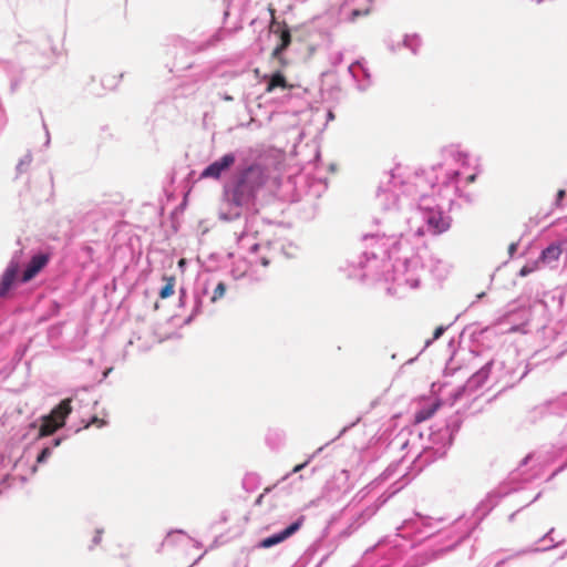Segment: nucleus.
I'll return each instance as SVG.
<instances>
[{
    "instance_id": "43",
    "label": "nucleus",
    "mask_w": 567,
    "mask_h": 567,
    "mask_svg": "<svg viewBox=\"0 0 567 567\" xmlns=\"http://www.w3.org/2000/svg\"><path fill=\"white\" fill-rule=\"evenodd\" d=\"M559 303L563 305V303H567V289L564 290L560 296H559Z\"/></svg>"
},
{
    "instance_id": "62",
    "label": "nucleus",
    "mask_w": 567,
    "mask_h": 567,
    "mask_svg": "<svg viewBox=\"0 0 567 567\" xmlns=\"http://www.w3.org/2000/svg\"><path fill=\"white\" fill-rule=\"evenodd\" d=\"M515 516V513L511 514L509 519H513Z\"/></svg>"
},
{
    "instance_id": "36",
    "label": "nucleus",
    "mask_w": 567,
    "mask_h": 567,
    "mask_svg": "<svg viewBox=\"0 0 567 567\" xmlns=\"http://www.w3.org/2000/svg\"><path fill=\"white\" fill-rule=\"evenodd\" d=\"M104 533L103 528H96L95 534L92 538V544L89 546V549L92 550L95 546L100 545L102 542V535Z\"/></svg>"
},
{
    "instance_id": "22",
    "label": "nucleus",
    "mask_w": 567,
    "mask_h": 567,
    "mask_svg": "<svg viewBox=\"0 0 567 567\" xmlns=\"http://www.w3.org/2000/svg\"><path fill=\"white\" fill-rule=\"evenodd\" d=\"M265 442L269 449L277 451L285 445L286 433L278 427L269 429L266 433Z\"/></svg>"
},
{
    "instance_id": "53",
    "label": "nucleus",
    "mask_w": 567,
    "mask_h": 567,
    "mask_svg": "<svg viewBox=\"0 0 567 567\" xmlns=\"http://www.w3.org/2000/svg\"><path fill=\"white\" fill-rule=\"evenodd\" d=\"M540 495H542V492H538V493L533 497V499L529 502V504H530V503H534L535 501H537V499L540 497Z\"/></svg>"
},
{
    "instance_id": "23",
    "label": "nucleus",
    "mask_w": 567,
    "mask_h": 567,
    "mask_svg": "<svg viewBox=\"0 0 567 567\" xmlns=\"http://www.w3.org/2000/svg\"><path fill=\"white\" fill-rule=\"evenodd\" d=\"M39 52L40 55L47 60V62H50L59 54L58 48L52 44L51 38L45 34L41 35L40 38Z\"/></svg>"
},
{
    "instance_id": "39",
    "label": "nucleus",
    "mask_w": 567,
    "mask_h": 567,
    "mask_svg": "<svg viewBox=\"0 0 567 567\" xmlns=\"http://www.w3.org/2000/svg\"><path fill=\"white\" fill-rule=\"evenodd\" d=\"M534 270H535V267H534V266L525 265V266L519 270V276L525 277V276L529 275L530 272H533Z\"/></svg>"
},
{
    "instance_id": "41",
    "label": "nucleus",
    "mask_w": 567,
    "mask_h": 567,
    "mask_svg": "<svg viewBox=\"0 0 567 567\" xmlns=\"http://www.w3.org/2000/svg\"><path fill=\"white\" fill-rule=\"evenodd\" d=\"M566 192L564 189H559L556 195L555 205L560 206L561 200L564 199Z\"/></svg>"
},
{
    "instance_id": "48",
    "label": "nucleus",
    "mask_w": 567,
    "mask_h": 567,
    "mask_svg": "<svg viewBox=\"0 0 567 567\" xmlns=\"http://www.w3.org/2000/svg\"><path fill=\"white\" fill-rule=\"evenodd\" d=\"M228 519H229L228 513L227 512H221V514H220V522L221 523H227Z\"/></svg>"
},
{
    "instance_id": "25",
    "label": "nucleus",
    "mask_w": 567,
    "mask_h": 567,
    "mask_svg": "<svg viewBox=\"0 0 567 567\" xmlns=\"http://www.w3.org/2000/svg\"><path fill=\"white\" fill-rule=\"evenodd\" d=\"M511 316H508L504 321L499 322L496 327L499 328V331L502 333H514V332H523L526 333V322H523L520 324L512 323Z\"/></svg>"
},
{
    "instance_id": "35",
    "label": "nucleus",
    "mask_w": 567,
    "mask_h": 567,
    "mask_svg": "<svg viewBox=\"0 0 567 567\" xmlns=\"http://www.w3.org/2000/svg\"><path fill=\"white\" fill-rule=\"evenodd\" d=\"M446 329H447V327H445V326H439V327L434 330L433 338H432V339H427V340L425 341V344H424L423 350H424L425 348H427V347H429L433 341H435V340L440 339V338L443 336V333L446 331Z\"/></svg>"
},
{
    "instance_id": "59",
    "label": "nucleus",
    "mask_w": 567,
    "mask_h": 567,
    "mask_svg": "<svg viewBox=\"0 0 567 567\" xmlns=\"http://www.w3.org/2000/svg\"><path fill=\"white\" fill-rule=\"evenodd\" d=\"M109 372H110V370H106V371L104 372L103 378H106V377H107V374H109Z\"/></svg>"
},
{
    "instance_id": "20",
    "label": "nucleus",
    "mask_w": 567,
    "mask_h": 567,
    "mask_svg": "<svg viewBox=\"0 0 567 567\" xmlns=\"http://www.w3.org/2000/svg\"><path fill=\"white\" fill-rule=\"evenodd\" d=\"M565 248H567L566 240H557L549 244L545 249L542 250L540 256L535 264L540 262L551 268L556 267V262L558 261Z\"/></svg>"
},
{
    "instance_id": "42",
    "label": "nucleus",
    "mask_w": 567,
    "mask_h": 567,
    "mask_svg": "<svg viewBox=\"0 0 567 567\" xmlns=\"http://www.w3.org/2000/svg\"><path fill=\"white\" fill-rule=\"evenodd\" d=\"M377 567H401V566H398L396 564H389L384 559H381L378 563Z\"/></svg>"
},
{
    "instance_id": "58",
    "label": "nucleus",
    "mask_w": 567,
    "mask_h": 567,
    "mask_svg": "<svg viewBox=\"0 0 567 567\" xmlns=\"http://www.w3.org/2000/svg\"><path fill=\"white\" fill-rule=\"evenodd\" d=\"M503 563H504L503 560L498 561V563L495 565V567H501V566L503 565Z\"/></svg>"
},
{
    "instance_id": "10",
    "label": "nucleus",
    "mask_w": 567,
    "mask_h": 567,
    "mask_svg": "<svg viewBox=\"0 0 567 567\" xmlns=\"http://www.w3.org/2000/svg\"><path fill=\"white\" fill-rule=\"evenodd\" d=\"M405 485H408V481L401 483L400 481L394 482L391 485V492L388 494V496L384 499L375 501L369 505H367L364 508H361L352 514L350 518V523L348 526L349 533H353L358 528H360L362 525H364L368 520H370L379 511V508L393 495H395L398 492H400Z\"/></svg>"
},
{
    "instance_id": "27",
    "label": "nucleus",
    "mask_w": 567,
    "mask_h": 567,
    "mask_svg": "<svg viewBox=\"0 0 567 567\" xmlns=\"http://www.w3.org/2000/svg\"><path fill=\"white\" fill-rule=\"evenodd\" d=\"M260 485V477L256 473H247L241 482L243 488L248 492H255Z\"/></svg>"
},
{
    "instance_id": "56",
    "label": "nucleus",
    "mask_w": 567,
    "mask_h": 567,
    "mask_svg": "<svg viewBox=\"0 0 567 567\" xmlns=\"http://www.w3.org/2000/svg\"><path fill=\"white\" fill-rule=\"evenodd\" d=\"M553 546H554V545H545V546H543V547H542V549H543V550H546V549H548V548H550V547H553Z\"/></svg>"
},
{
    "instance_id": "18",
    "label": "nucleus",
    "mask_w": 567,
    "mask_h": 567,
    "mask_svg": "<svg viewBox=\"0 0 567 567\" xmlns=\"http://www.w3.org/2000/svg\"><path fill=\"white\" fill-rule=\"evenodd\" d=\"M219 40H220L219 33L216 32L213 35H210V38L208 39L207 42H205L200 45H195L194 43L189 42L188 40H186L179 35H174V37L169 38L168 47L172 49L182 50L184 52H195L198 50H204L206 48L213 47L217 42H219Z\"/></svg>"
},
{
    "instance_id": "15",
    "label": "nucleus",
    "mask_w": 567,
    "mask_h": 567,
    "mask_svg": "<svg viewBox=\"0 0 567 567\" xmlns=\"http://www.w3.org/2000/svg\"><path fill=\"white\" fill-rule=\"evenodd\" d=\"M371 3L372 0H339V19L354 22L358 18L370 13Z\"/></svg>"
},
{
    "instance_id": "19",
    "label": "nucleus",
    "mask_w": 567,
    "mask_h": 567,
    "mask_svg": "<svg viewBox=\"0 0 567 567\" xmlns=\"http://www.w3.org/2000/svg\"><path fill=\"white\" fill-rule=\"evenodd\" d=\"M348 72L359 91L370 87L372 81L368 68L361 61H354L348 66Z\"/></svg>"
},
{
    "instance_id": "57",
    "label": "nucleus",
    "mask_w": 567,
    "mask_h": 567,
    "mask_svg": "<svg viewBox=\"0 0 567 567\" xmlns=\"http://www.w3.org/2000/svg\"><path fill=\"white\" fill-rule=\"evenodd\" d=\"M39 66H45L47 62H35Z\"/></svg>"
},
{
    "instance_id": "6",
    "label": "nucleus",
    "mask_w": 567,
    "mask_h": 567,
    "mask_svg": "<svg viewBox=\"0 0 567 567\" xmlns=\"http://www.w3.org/2000/svg\"><path fill=\"white\" fill-rule=\"evenodd\" d=\"M96 403L97 401L87 389L75 391L71 398L61 401L50 414L42 417L39 436H48L54 433L65 424V419L74 412L84 416Z\"/></svg>"
},
{
    "instance_id": "37",
    "label": "nucleus",
    "mask_w": 567,
    "mask_h": 567,
    "mask_svg": "<svg viewBox=\"0 0 567 567\" xmlns=\"http://www.w3.org/2000/svg\"><path fill=\"white\" fill-rule=\"evenodd\" d=\"M343 62V52L338 51L330 55V63L333 66H338Z\"/></svg>"
},
{
    "instance_id": "49",
    "label": "nucleus",
    "mask_w": 567,
    "mask_h": 567,
    "mask_svg": "<svg viewBox=\"0 0 567 567\" xmlns=\"http://www.w3.org/2000/svg\"><path fill=\"white\" fill-rule=\"evenodd\" d=\"M233 1L234 0H225L226 4H227V9L225 11V16H228L230 13V8L233 6Z\"/></svg>"
},
{
    "instance_id": "54",
    "label": "nucleus",
    "mask_w": 567,
    "mask_h": 567,
    "mask_svg": "<svg viewBox=\"0 0 567 567\" xmlns=\"http://www.w3.org/2000/svg\"><path fill=\"white\" fill-rule=\"evenodd\" d=\"M173 68H175L176 70H181V69H184L183 65H181L179 63L175 62Z\"/></svg>"
},
{
    "instance_id": "44",
    "label": "nucleus",
    "mask_w": 567,
    "mask_h": 567,
    "mask_svg": "<svg viewBox=\"0 0 567 567\" xmlns=\"http://www.w3.org/2000/svg\"><path fill=\"white\" fill-rule=\"evenodd\" d=\"M210 75V71L208 69H204L200 71V80H207Z\"/></svg>"
},
{
    "instance_id": "34",
    "label": "nucleus",
    "mask_w": 567,
    "mask_h": 567,
    "mask_svg": "<svg viewBox=\"0 0 567 567\" xmlns=\"http://www.w3.org/2000/svg\"><path fill=\"white\" fill-rule=\"evenodd\" d=\"M328 444H329V443H327V444H326V446H327ZM323 449H324V445H323V446H320L316 452H313V453L309 456V458H308L306 462H303V463H301V464L296 465V466L292 468V471H291V473H290V474L298 473V472H300L302 468H305V467L308 465V463H309L312 458H315L319 453H321V452H322V450H323Z\"/></svg>"
},
{
    "instance_id": "50",
    "label": "nucleus",
    "mask_w": 567,
    "mask_h": 567,
    "mask_svg": "<svg viewBox=\"0 0 567 567\" xmlns=\"http://www.w3.org/2000/svg\"><path fill=\"white\" fill-rule=\"evenodd\" d=\"M554 533V528H551L548 534L546 536H544V538L542 539L543 542L545 540H549L550 543L553 542V538L550 537V535Z\"/></svg>"
},
{
    "instance_id": "16",
    "label": "nucleus",
    "mask_w": 567,
    "mask_h": 567,
    "mask_svg": "<svg viewBox=\"0 0 567 567\" xmlns=\"http://www.w3.org/2000/svg\"><path fill=\"white\" fill-rule=\"evenodd\" d=\"M306 517L303 515H300L296 520L290 523L288 526H286L284 529L274 533L270 536H267L258 542L256 545L257 548H271L274 546L279 545L280 543L285 542L292 535H295L303 525Z\"/></svg>"
},
{
    "instance_id": "64",
    "label": "nucleus",
    "mask_w": 567,
    "mask_h": 567,
    "mask_svg": "<svg viewBox=\"0 0 567 567\" xmlns=\"http://www.w3.org/2000/svg\"><path fill=\"white\" fill-rule=\"evenodd\" d=\"M22 355H23V352L19 354L18 360H21Z\"/></svg>"
},
{
    "instance_id": "13",
    "label": "nucleus",
    "mask_w": 567,
    "mask_h": 567,
    "mask_svg": "<svg viewBox=\"0 0 567 567\" xmlns=\"http://www.w3.org/2000/svg\"><path fill=\"white\" fill-rule=\"evenodd\" d=\"M259 266L261 267L257 257H243L233 262L229 272L235 280L248 278L250 281H258L264 277V274L258 270Z\"/></svg>"
},
{
    "instance_id": "8",
    "label": "nucleus",
    "mask_w": 567,
    "mask_h": 567,
    "mask_svg": "<svg viewBox=\"0 0 567 567\" xmlns=\"http://www.w3.org/2000/svg\"><path fill=\"white\" fill-rule=\"evenodd\" d=\"M332 27L333 19L324 14L312 19L300 28L302 41L311 53L318 49L328 48L331 44Z\"/></svg>"
},
{
    "instance_id": "52",
    "label": "nucleus",
    "mask_w": 567,
    "mask_h": 567,
    "mask_svg": "<svg viewBox=\"0 0 567 567\" xmlns=\"http://www.w3.org/2000/svg\"><path fill=\"white\" fill-rule=\"evenodd\" d=\"M221 99L225 101H233V96L228 95L227 93L223 94Z\"/></svg>"
},
{
    "instance_id": "29",
    "label": "nucleus",
    "mask_w": 567,
    "mask_h": 567,
    "mask_svg": "<svg viewBox=\"0 0 567 567\" xmlns=\"http://www.w3.org/2000/svg\"><path fill=\"white\" fill-rule=\"evenodd\" d=\"M439 403H432L429 406H423L417 410L414 414V419L417 423L429 420L437 410Z\"/></svg>"
},
{
    "instance_id": "9",
    "label": "nucleus",
    "mask_w": 567,
    "mask_h": 567,
    "mask_svg": "<svg viewBox=\"0 0 567 567\" xmlns=\"http://www.w3.org/2000/svg\"><path fill=\"white\" fill-rule=\"evenodd\" d=\"M543 336L547 342L542 351L546 359H558L567 352V333L563 331L560 323L544 327Z\"/></svg>"
},
{
    "instance_id": "11",
    "label": "nucleus",
    "mask_w": 567,
    "mask_h": 567,
    "mask_svg": "<svg viewBox=\"0 0 567 567\" xmlns=\"http://www.w3.org/2000/svg\"><path fill=\"white\" fill-rule=\"evenodd\" d=\"M23 259V249L16 250L7 267L0 276V299L4 300L10 298L11 291L17 287V278L21 271Z\"/></svg>"
},
{
    "instance_id": "38",
    "label": "nucleus",
    "mask_w": 567,
    "mask_h": 567,
    "mask_svg": "<svg viewBox=\"0 0 567 567\" xmlns=\"http://www.w3.org/2000/svg\"><path fill=\"white\" fill-rule=\"evenodd\" d=\"M82 423H84L83 427H87L90 426L91 424H97L99 427L103 426L104 422L101 421L100 419H97L96 416L92 415L89 417V420L86 421L84 417H82Z\"/></svg>"
},
{
    "instance_id": "21",
    "label": "nucleus",
    "mask_w": 567,
    "mask_h": 567,
    "mask_svg": "<svg viewBox=\"0 0 567 567\" xmlns=\"http://www.w3.org/2000/svg\"><path fill=\"white\" fill-rule=\"evenodd\" d=\"M265 84L267 93H281V95H276L274 99L284 100L290 97L291 89L288 87L286 79L282 74H272L270 78L266 80Z\"/></svg>"
},
{
    "instance_id": "17",
    "label": "nucleus",
    "mask_w": 567,
    "mask_h": 567,
    "mask_svg": "<svg viewBox=\"0 0 567 567\" xmlns=\"http://www.w3.org/2000/svg\"><path fill=\"white\" fill-rule=\"evenodd\" d=\"M214 277L200 276L196 281L194 288V306L192 313L185 319V323L188 324L193 321V319L203 312V300L209 292V288L212 284H214Z\"/></svg>"
},
{
    "instance_id": "55",
    "label": "nucleus",
    "mask_w": 567,
    "mask_h": 567,
    "mask_svg": "<svg viewBox=\"0 0 567 567\" xmlns=\"http://www.w3.org/2000/svg\"><path fill=\"white\" fill-rule=\"evenodd\" d=\"M109 84V79L107 78H103L102 79V85H106Z\"/></svg>"
},
{
    "instance_id": "30",
    "label": "nucleus",
    "mask_w": 567,
    "mask_h": 567,
    "mask_svg": "<svg viewBox=\"0 0 567 567\" xmlns=\"http://www.w3.org/2000/svg\"><path fill=\"white\" fill-rule=\"evenodd\" d=\"M32 163V154L31 152H27L21 158L20 161L18 162L17 166H16V173H17V177L23 173H25L30 165Z\"/></svg>"
},
{
    "instance_id": "31",
    "label": "nucleus",
    "mask_w": 567,
    "mask_h": 567,
    "mask_svg": "<svg viewBox=\"0 0 567 567\" xmlns=\"http://www.w3.org/2000/svg\"><path fill=\"white\" fill-rule=\"evenodd\" d=\"M165 285L161 288L158 295L162 299H166L174 293L175 287V278L174 277H164Z\"/></svg>"
},
{
    "instance_id": "45",
    "label": "nucleus",
    "mask_w": 567,
    "mask_h": 567,
    "mask_svg": "<svg viewBox=\"0 0 567 567\" xmlns=\"http://www.w3.org/2000/svg\"><path fill=\"white\" fill-rule=\"evenodd\" d=\"M186 298V290L184 288H181L179 290V303L183 305Z\"/></svg>"
},
{
    "instance_id": "1",
    "label": "nucleus",
    "mask_w": 567,
    "mask_h": 567,
    "mask_svg": "<svg viewBox=\"0 0 567 567\" xmlns=\"http://www.w3.org/2000/svg\"><path fill=\"white\" fill-rule=\"evenodd\" d=\"M395 168L384 172L375 199L382 216L375 223L382 234L362 236V247L347 259L341 270L350 279L391 284L386 292L403 298L420 287L425 272L427 249L412 243V237L439 236L452 226L450 212L457 205L473 203L465 187L481 173L478 159L462 144L451 143L439 151L437 161L402 178Z\"/></svg>"
},
{
    "instance_id": "47",
    "label": "nucleus",
    "mask_w": 567,
    "mask_h": 567,
    "mask_svg": "<svg viewBox=\"0 0 567 567\" xmlns=\"http://www.w3.org/2000/svg\"><path fill=\"white\" fill-rule=\"evenodd\" d=\"M43 127L45 130V143H44V146H49L50 145V134H49V131H48V127L45 124H43Z\"/></svg>"
},
{
    "instance_id": "14",
    "label": "nucleus",
    "mask_w": 567,
    "mask_h": 567,
    "mask_svg": "<svg viewBox=\"0 0 567 567\" xmlns=\"http://www.w3.org/2000/svg\"><path fill=\"white\" fill-rule=\"evenodd\" d=\"M268 12L270 16L269 32L274 35V40L276 41L272 56L279 59L291 43V34L286 23L276 20L274 9L269 8Z\"/></svg>"
},
{
    "instance_id": "26",
    "label": "nucleus",
    "mask_w": 567,
    "mask_h": 567,
    "mask_svg": "<svg viewBox=\"0 0 567 567\" xmlns=\"http://www.w3.org/2000/svg\"><path fill=\"white\" fill-rule=\"evenodd\" d=\"M62 437H55L52 441V446H44L37 455H34L35 464H43L48 461L52 453V449L61 444Z\"/></svg>"
},
{
    "instance_id": "4",
    "label": "nucleus",
    "mask_w": 567,
    "mask_h": 567,
    "mask_svg": "<svg viewBox=\"0 0 567 567\" xmlns=\"http://www.w3.org/2000/svg\"><path fill=\"white\" fill-rule=\"evenodd\" d=\"M439 524L440 522L432 517L415 513L402 522L394 535L384 537L373 548L365 550L364 559H369L370 554L375 551L382 555V559L386 563L400 566L399 560L402 556L426 539L441 544L437 551H449L467 538L472 532L470 526H465L466 522L463 518L456 519L446 530H441Z\"/></svg>"
},
{
    "instance_id": "3",
    "label": "nucleus",
    "mask_w": 567,
    "mask_h": 567,
    "mask_svg": "<svg viewBox=\"0 0 567 567\" xmlns=\"http://www.w3.org/2000/svg\"><path fill=\"white\" fill-rule=\"evenodd\" d=\"M463 417L460 412L451 414L443 425L435 424L430 429L426 443H423V434L411 432L409 439L402 444L405 449L411 446L408 453L399 461L392 462L374 481L369 484L371 489H375L383 484L393 481L401 483L408 481V484L424 467L444 457L452 446L455 434L460 431ZM388 487L386 494L391 492ZM388 495L381 494L382 499Z\"/></svg>"
},
{
    "instance_id": "33",
    "label": "nucleus",
    "mask_w": 567,
    "mask_h": 567,
    "mask_svg": "<svg viewBox=\"0 0 567 567\" xmlns=\"http://www.w3.org/2000/svg\"><path fill=\"white\" fill-rule=\"evenodd\" d=\"M226 292V285L223 281H217L215 288L213 290V295L210 296V302L215 303L220 300Z\"/></svg>"
},
{
    "instance_id": "28",
    "label": "nucleus",
    "mask_w": 567,
    "mask_h": 567,
    "mask_svg": "<svg viewBox=\"0 0 567 567\" xmlns=\"http://www.w3.org/2000/svg\"><path fill=\"white\" fill-rule=\"evenodd\" d=\"M402 45L416 55L422 45V40L417 34H406L404 35Z\"/></svg>"
},
{
    "instance_id": "63",
    "label": "nucleus",
    "mask_w": 567,
    "mask_h": 567,
    "mask_svg": "<svg viewBox=\"0 0 567 567\" xmlns=\"http://www.w3.org/2000/svg\"><path fill=\"white\" fill-rule=\"evenodd\" d=\"M50 183H51V186L53 185V178L52 176H50Z\"/></svg>"
},
{
    "instance_id": "32",
    "label": "nucleus",
    "mask_w": 567,
    "mask_h": 567,
    "mask_svg": "<svg viewBox=\"0 0 567 567\" xmlns=\"http://www.w3.org/2000/svg\"><path fill=\"white\" fill-rule=\"evenodd\" d=\"M187 534L182 529H174L167 533L162 546H173L178 542L179 537H186Z\"/></svg>"
},
{
    "instance_id": "46",
    "label": "nucleus",
    "mask_w": 567,
    "mask_h": 567,
    "mask_svg": "<svg viewBox=\"0 0 567 567\" xmlns=\"http://www.w3.org/2000/svg\"><path fill=\"white\" fill-rule=\"evenodd\" d=\"M516 249H517V244L513 243L509 245L508 252L512 257L514 256V252L516 251Z\"/></svg>"
},
{
    "instance_id": "40",
    "label": "nucleus",
    "mask_w": 567,
    "mask_h": 567,
    "mask_svg": "<svg viewBox=\"0 0 567 567\" xmlns=\"http://www.w3.org/2000/svg\"><path fill=\"white\" fill-rule=\"evenodd\" d=\"M357 422H359V419H358L355 422H353V423H351V424H349V425L344 426V427L340 431V433L338 434V436H337V437H334L333 440H331V442H334L337 439H339V437H341L343 434H346V433H347V432H348L352 426H354V425L357 424Z\"/></svg>"
},
{
    "instance_id": "5",
    "label": "nucleus",
    "mask_w": 567,
    "mask_h": 567,
    "mask_svg": "<svg viewBox=\"0 0 567 567\" xmlns=\"http://www.w3.org/2000/svg\"><path fill=\"white\" fill-rule=\"evenodd\" d=\"M530 367L532 363H524L516 349H508L473 373L464 385L457 388L453 399L456 401L464 393L473 394L489 381L492 384H499L502 390L513 388L527 375Z\"/></svg>"
},
{
    "instance_id": "7",
    "label": "nucleus",
    "mask_w": 567,
    "mask_h": 567,
    "mask_svg": "<svg viewBox=\"0 0 567 567\" xmlns=\"http://www.w3.org/2000/svg\"><path fill=\"white\" fill-rule=\"evenodd\" d=\"M35 472L37 464L31 449H25L17 458L0 452V493L22 486Z\"/></svg>"
},
{
    "instance_id": "12",
    "label": "nucleus",
    "mask_w": 567,
    "mask_h": 567,
    "mask_svg": "<svg viewBox=\"0 0 567 567\" xmlns=\"http://www.w3.org/2000/svg\"><path fill=\"white\" fill-rule=\"evenodd\" d=\"M51 252L39 250L33 254L30 260L24 265L17 278V287L34 279L50 262Z\"/></svg>"
},
{
    "instance_id": "2",
    "label": "nucleus",
    "mask_w": 567,
    "mask_h": 567,
    "mask_svg": "<svg viewBox=\"0 0 567 567\" xmlns=\"http://www.w3.org/2000/svg\"><path fill=\"white\" fill-rule=\"evenodd\" d=\"M230 169L221 188L219 218L231 221L247 216L237 245L247 250L249 257H257L261 267L266 268L271 259L270 244L257 240L255 225L258 223L256 213L259 198L271 177V169L258 150L244 147L225 153L212 162L202 171L199 178L219 181Z\"/></svg>"
},
{
    "instance_id": "60",
    "label": "nucleus",
    "mask_w": 567,
    "mask_h": 567,
    "mask_svg": "<svg viewBox=\"0 0 567 567\" xmlns=\"http://www.w3.org/2000/svg\"><path fill=\"white\" fill-rule=\"evenodd\" d=\"M196 547H197V548H200V547H202V544H200V543H196Z\"/></svg>"
},
{
    "instance_id": "61",
    "label": "nucleus",
    "mask_w": 567,
    "mask_h": 567,
    "mask_svg": "<svg viewBox=\"0 0 567 567\" xmlns=\"http://www.w3.org/2000/svg\"><path fill=\"white\" fill-rule=\"evenodd\" d=\"M328 115H329V118H332V117H333V115H332V113H331V112H329V113H328Z\"/></svg>"
},
{
    "instance_id": "51",
    "label": "nucleus",
    "mask_w": 567,
    "mask_h": 567,
    "mask_svg": "<svg viewBox=\"0 0 567 567\" xmlns=\"http://www.w3.org/2000/svg\"><path fill=\"white\" fill-rule=\"evenodd\" d=\"M264 496H265V494H264V493H262V494H260V495L257 497V499H256V502H255V503H256L257 505H260V504H261V502H262Z\"/></svg>"
},
{
    "instance_id": "24",
    "label": "nucleus",
    "mask_w": 567,
    "mask_h": 567,
    "mask_svg": "<svg viewBox=\"0 0 567 567\" xmlns=\"http://www.w3.org/2000/svg\"><path fill=\"white\" fill-rule=\"evenodd\" d=\"M545 409L553 414H563L567 412V393H563L555 399L548 400L545 403Z\"/></svg>"
}]
</instances>
